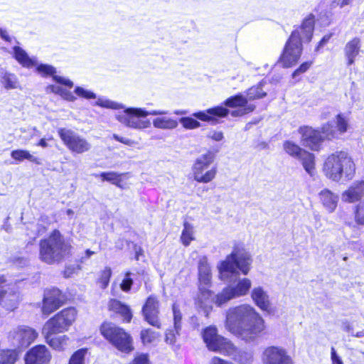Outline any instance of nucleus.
I'll return each instance as SVG.
<instances>
[{"instance_id":"39448f33","label":"nucleus","mask_w":364,"mask_h":364,"mask_svg":"<svg viewBox=\"0 0 364 364\" xmlns=\"http://www.w3.org/2000/svg\"><path fill=\"white\" fill-rule=\"evenodd\" d=\"M323 171L327 178L333 181L346 182L353 178L355 165L346 152L336 151L326 158Z\"/></svg>"},{"instance_id":"3c124183","label":"nucleus","mask_w":364,"mask_h":364,"mask_svg":"<svg viewBox=\"0 0 364 364\" xmlns=\"http://www.w3.org/2000/svg\"><path fill=\"white\" fill-rule=\"evenodd\" d=\"M355 219L357 223L364 225V202L358 205L355 213Z\"/></svg>"},{"instance_id":"052dcab7","label":"nucleus","mask_w":364,"mask_h":364,"mask_svg":"<svg viewBox=\"0 0 364 364\" xmlns=\"http://www.w3.org/2000/svg\"><path fill=\"white\" fill-rule=\"evenodd\" d=\"M353 1L351 0H333L331 3V6L343 8L346 6L351 4Z\"/></svg>"},{"instance_id":"4be33fe9","label":"nucleus","mask_w":364,"mask_h":364,"mask_svg":"<svg viewBox=\"0 0 364 364\" xmlns=\"http://www.w3.org/2000/svg\"><path fill=\"white\" fill-rule=\"evenodd\" d=\"M364 196V181L354 182L348 190L341 196L342 200L347 203H354L360 200Z\"/></svg>"},{"instance_id":"c85d7f7f","label":"nucleus","mask_w":364,"mask_h":364,"mask_svg":"<svg viewBox=\"0 0 364 364\" xmlns=\"http://www.w3.org/2000/svg\"><path fill=\"white\" fill-rule=\"evenodd\" d=\"M252 286L251 281L247 278L240 279L236 284L228 285L235 298L245 296Z\"/></svg>"},{"instance_id":"8fccbe9b","label":"nucleus","mask_w":364,"mask_h":364,"mask_svg":"<svg viewBox=\"0 0 364 364\" xmlns=\"http://www.w3.org/2000/svg\"><path fill=\"white\" fill-rule=\"evenodd\" d=\"M111 275L112 271L109 268H106L105 270L102 272L100 277L99 279V283L102 289H105L108 286Z\"/></svg>"},{"instance_id":"20e7f679","label":"nucleus","mask_w":364,"mask_h":364,"mask_svg":"<svg viewBox=\"0 0 364 364\" xmlns=\"http://www.w3.org/2000/svg\"><path fill=\"white\" fill-rule=\"evenodd\" d=\"M252 259L242 245L234 246L232 252L218 266L219 278L231 282L239 276V272L247 275L250 269Z\"/></svg>"},{"instance_id":"9d476101","label":"nucleus","mask_w":364,"mask_h":364,"mask_svg":"<svg viewBox=\"0 0 364 364\" xmlns=\"http://www.w3.org/2000/svg\"><path fill=\"white\" fill-rule=\"evenodd\" d=\"M38 337V333L27 326H19L11 330L8 334L10 345L17 350L29 346Z\"/></svg>"},{"instance_id":"09e8293b","label":"nucleus","mask_w":364,"mask_h":364,"mask_svg":"<svg viewBox=\"0 0 364 364\" xmlns=\"http://www.w3.org/2000/svg\"><path fill=\"white\" fill-rule=\"evenodd\" d=\"M74 92L79 97H83L85 99H95L97 98V95L93 92L86 90L82 87H76Z\"/></svg>"},{"instance_id":"412c9836","label":"nucleus","mask_w":364,"mask_h":364,"mask_svg":"<svg viewBox=\"0 0 364 364\" xmlns=\"http://www.w3.org/2000/svg\"><path fill=\"white\" fill-rule=\"evenodd\" d=\"M36 71L43 77L52 76L53 80L59 84L63 85L68 87H73V82L70 80L56 75L55 68L50 65L43 63L37 65Z\"/></svg>"},{"instance_id":"680f3d73","label":"nucleus","mask_w":364,"mask_h":364,"mask_svg":"<svg viewBox=\"0 0 364 364\" xmlns=\"http://www.w3.org/2000/svg\"><path fill=\"white\" fill-rule=\"evenodd\" d=\"M331 358L332 364H343L341 358L338 355L333 347L331 349Z\"/></svg>"},{"instance_id":"de8ad7c7","label":"nucleus","mask_w":364,"mask_h":364,"mask_svg":"<svg viewBox=\"0 0 364 364\" xmlns=\"http://www.w3.org/2000/svg\"><path fill=\"white\" fill-rule=\"evenodd\" d=\"M322 138L323 140L324 139H331L336 136V129L332 123H326L322 127Z\"/></svg>"},{"instance_id":"69168bd1","label":"nucleus","mask_w":364,"mask_h":364,"mask_svg":"<svg viewBox=\"0 0 364 364\" xmlns=\"http://www.w3.org/2000/svg\"><path fill=\"white\" fill-rule=\"evenodd\" d=\"M63 89V88L60 86L50 85L46 87V92L58 94L60 95L62 92Z\"/></svg>"},{"instance_id":"c9c22d12","label":"nucleus","mask_w":364,"mask_h":364,"mask_svg":"<svg viewBox=\"0 0 364 364\" xmlns=\"http://www.w3.org/2000/svg\"><path fill=\"white\" fill-rule=\"evenodd\" d=\"M1 82L6 90L16 89L18 85L16 75L6 71L1 73Z\"/></svg>"},{"instance_id":"c756f323","label":"nucleus","mask_w":364,"mask_h":364,"mask_svg":"<svg viewBox=\"0 0 364 364\" xmlns=\"http://www.w3.org/2000/svg\"><path fill=\"white\" fill-rule=\"evenodd\" d=\"M46 343L53 349L57 350H63L68 345L69 338L67 336H60L52 337L53 333H46L42 331Z\"/></svg>"},{"instance_id":"ddd939ff","label":"nucleus","mask_w":364,"mask_h":364,"mask_svg":"<svg viewBox=\"0 0 364 364\" xmlns=\"http://www.w3.org/2000/svg\"><path fill=\"white\" fill-rule=\"evenodd\" d=\"M4 277H0V304L8 311H14L20 301V293L16 287H7Z\"/></svg>"},{"instance_id":"c03bdc74","label":"nucleus","mask_w":364,"mask_h":364,"mask_svg":"<svg viewBox=\"0 0 364 364\" xmlns=\"http://www.w3.org/2000/svg\"><path fill=\"white\" fill-rule=\"evenodd\" d=\"M172 309L173 314L174 328L178 333L181 328L182 314L178 304H173Z\"/></svg>"},{"instance_id":"0e129e2a","label":"nucleus","mask_w":364,"mask_h":364,"mask_svg":"<svg viewBox=\"0 0 364 364\" xmlns=\"http://www.w3.org/2000/svg\"><path fill=\"white\" fill-rule=\"evenodd\" d=\"M331 36H332L331 33L325 35L321 38V40L319 41L318 46H316V51H318L320 50V48L323 47L329 41V40L331 38Z\"/></svg>"},{"instance_id":"a18cd8bd","label":"nucleus","mask_w":364,"mask_h":364,"mask_svg":"<svg viewBox=\"0 0 364 364\" xmlns=\"http://www.w3.org/2000/svg\"><path fill=\"white\" fill-rule=\"evenodd\" d=\"M179 122L186 129H194L200 127V123L192 117H181Z\"/></svg>"},{"instance_id":"e433bc0d","label":"nucleus","mask_w":364,"mask_h":364,"mask_svg":"<svg viewBox=\"0 0 364 364\" xmlns=\"http://www.w3.org/2000/svg\"><path fill=\"white\" fill-rule=\"evenodd\" d=\"M264 82H259L257 86L252 87L247 91V100H254L256 99H260L267 95V93L263 91Z\"/></svg>"},{"instance_id":"dca6fc26","label":"nucleus","mask_w":364,"mask_h":364,"mask_svg":"<svg viewBox=\"0 0 364 364\" xmlns=\"http://www.w3.org/2000/svg\"><path fill=\"white\" fill-rule=\"evenodd\" d=\"M64 300L65 297L58 289L53 288L45 291L42 306L43 314H50L63 304Z\"/></svg>"},{"instance_id":"a878e982","label":"nucleus","mask_w":364,"mask_h":364,"mask_svg":"<svg viewBox=\"0 0 364 364\" xmlns=\"http://www.w3.org/2000/svg\"><path fill=\"white\" fill-rule=\"evenodd\" d=\"M13 56L23 68H31L37 65L36 58L29 57L26 50L19 46L13 48Z\"/></svg>"},{"instance_id":"72a5a7b5","label":"nucleus","mask_w":364,"mask_h":364,"mask_svg":"<svg viewBox=\"0 0 364 364\" xmlns=\"http://www.w3.org/2000/svg\"><path fill=\"white\" fill-rule=\"evenodd\" d=\"M299 159L301 161L305 171L310 176H314L315 173V162L314 154L305 151V152H303V154L299 158Z\"/></svg>"},{"instance_id":"774afa93","label":"nucleus","mask_w":364,"mask_h":364,"mask_svg":"<svg viewBox=\"0 0 364 364\" xmlns=\"http://www.w3.org/2000/svg\"><path fill=\"white\" fill-rule=\"evenodd\" d=\"M0 36L6 41H11V38L5 30L0 28Z\"/></svg>"},{"instance_id":"7c9ffc66","label":"nucleus","mask_w":364,"mask_h":364,"mask_svg":"<svg viewBox=\"0 0 364 364\" xmlns=\"http://www.w3.org/2000/svg\"><path fill=\"white\" fill-rule=\"evenodd\" d=\"M233 299L235 298L228 286H227L221 291L215 294L212 301L217 306L220 307Z\"/></svg>"},{"instance_id":"1a4fd4ad","label":"nucleus","mask_w":364,"mask_h":364,"mask_svg":"<svg viewBox=\"0 0 364 364\" xmlns=\"http://www.w3.org/2000/svg\"><path fill=\"white\" fill-rule=\"evenodd\" d=\"M214 159L215 154L210 151L201 154L196 159L193 166V178L196 181L200 183H208L215 178L217 173L216 167H213L204 173L214 161Z\"/></svg>"},{"instance_id":"864d4df0","label":"nucleus","mask_w":364,"mask_h":364,"mask_svg":"<svg viewBox=\"0 0 364 364\" xmlns=\"http://www.w3.org/2000/svg\"><path fill=\"white\" fill-rule=\"evenodd\" d=\"M255 108V106L254 105H250L247 106L245 108H242L238 110H234L231 112V115L232 117H240L242 116L244 114H246L247 113H250L252 112Z\"/></svg>"},{"instance_id":"58836bf2","label":"nucleus","mask_w":364,"mask_h":364,"mask_svg":"<svg viewBox=\"0 0 364 364\" xmlns=\"http://www.w3.org/2000/svg\"><path fill=\"white\" fill-rule=\"evenodd\" d=\"M123 173H118L114 171L102 172L100 176L102 181L112 183L117 187L122 188L121 181Z\"/></svg>"},{"instance_id":"e2e57ef3","label":"nucleus","mask_w":364,"mask_h":364,"mask_svg":"<svg viewBox=\"0 0 364 364\" xmlns=\"http://www.w3.org/2000/svg\"><path fill=\"white\" fill-rule=\"evenodd\" d=\"M112 137L116 141H119L122 144H124L126 145H128V146H132L134 144V141L133 140L128 139V138L119 136L116 134H114Z\"/></svg>"},{"instance_id":"4c0bfd02","label":"nucleus","mask_w":364,"mask_h":364,"mask_svg":"<svg viewBox=\"0 0 364 364\" xmlns=\"http://www.w3.org/2000/svg\"><path fill=\"white\" fill-rule=\"evenodd\" d=\"M193 240V227L189 223L185 222L183 224V230L181 236V240L183 245L188 246L191 242Z\"/></svg>"},{"instance_id":"a211bd4d","label":"nucleus","mask_w":364,"mask_h":364,"mask_svg":"<svg viewBox=\"0 0 364 364\" xmlns=\"http://www.w3.org/2000/svg\"><path fill=\"white\" fill-rule=\"evenodd\" d=\"M51 353L44 345H37L31 348L24 356L26 364H49Z\"/></svg>"},{"instance_id":"b1692460","label":"nucleus","mask_w":364,"mask_h":364,"mask_svg":"<svg viewBox=\"0 0 364 364\" xmlns=\"http://www.w3.org/2000/svg\"><path fill=\"white\" fill-rule=\"evenodd\" d=\"M361 48V41L359 38H353L346 44L343 52L347 59V65L350 66L355 63L356 57L359 55Z\"/></svg>"},{"instance_id":"6e6552de","label":"nucleus","mask_w":364,"mask_h":364,"mask_svg":"<svg viewBox=\"0 0 364 364\" xmlns=\"http://www.w3.org/2000/svg\"><path fill=\"white\" fill-rule=\"evenodd\" d=\"M77 317L75 308H67L55 314L46 322L43 331L48 333H60L67 331Z\"/></svg>"},{"instance_id":"0eeeda50","label":"nucleus","mask_w":364,"mask_h":364,"mask_svg":"<svg viewBox=\"0 0 364 364\" xmlns=\"http://www.w3.org/2000/svg\"><path fill=\"white\" fill-rule=\"evenodd\" d=\"M100 333L113 346L124 353L133 350L132 338L122 328L111 322H105L100 326Z\"/></svg>"},{"instance_id":"49530a36","label":"nucleus","mask_w":364,"mask_h":364,"mask_svg":"<svg viewBox=\"0 0 364 364\" xmlns=\"http://www.w3.org/2000/svg\"><path fill=\"white\" fill-rule=\"evenodd\" d=\"M157 338V333L151 329H144L141 332V338L143 343L154 342Z\"/></svg>"},{"instance_id":"473e14b6","label":"nucleus","mask_w":364,"mask_h":364,"mask_svg":"<svg viewBox=\"0 0 364 364\" xmlns=\"http://www.w3.org/2000/svg\"><path fill=\"white\" fill-rule=\"evenodd\" d=\"M11 156L12 159L17 161H23L26 159L31 162L35 163L36 164H41V160L32 155L28 151L23 150V149H16L14 150L11 153Z\"/></svg>"},{"instance_id":"aec40b11","label":"nucleus","mask_w":364,"mask_h":364,"mask_svg":"<svg viewBox=\"0 0 364 364\" xmlns=\"http://www.w3.org/2000/svg\"><path fill=\"white\" fill-rule=\"evenodd\" d=\"M229 113V110L221 106L209 108L204 111L197 112L193 114L196 119L204 121L210 122L212 124H217L219 118L226 117Z\"/></svg>"},{"instance_id":"f8f14e48","label":"nucleus","mask_w":364,"mask_h":364,"mask_svg":"<svg viewBox=\"0 0 364 364\" xmlns=\"http://www.w3.org/2000/svg\"><path fill=\"white\" fill-rule=\"evenodd\" d=\"M204 343L210 350L224 353L230 341L218 333V329L214 326H210L202 332Z\"/></svg>"},{"instance_id":"6ab92c4d","label":"nucleus","mask_w":364,"mask_h":364,"mask_svg":"<svg viewBox=\"0 0 364 364\" xmlns=\"http://www.w3.org/2000/svg\"><path fill=\"white\" fill-rule=\"evenodd\" d=\"M299 133L301 134V141L304 146L313 151L318 150L323 138L318 130L309 127H303L299 129Z\"/></svg>"},{"instance_id":"bb28decb","label":"nucleus","mask_w":364,"mask_h":364,"mask_svg":"<svg viewBox=\"0 0 364 364\" xmlns=\"http://www.w3.org/2000/svg\"><path fill=\"white\" fill-rule=\"evenodd\" d=\"M109 309L119 314L126 322H130L132 314L130 308L117 299H110L108 304Z\"/></svg>"},{"instance_id":"7ed1b4c3","label":"nucleus","mask_w":364,"mask_h":364,"mask_svg":"<svg viewBox=\"0 0 364 364\" xmlns=\"http://www.w3.org/2000/svg\"><path fill=\"white\" fill-rule=\"evenodd\" d=\"M314 22V16L310 14L301 26L292 31L279 58L284 67H291L298 61L302 52V43H309L312 38Z\"/></svg>"},{"instance_id":"f03ea898","label":"nucleus","mask_w":364,"mask_h":364,"mask_svg":"<svg viewBox=\"0 0 364 364\" xmlns=\"http://www.w3.org/2000/svg\"><path fill=\"white\" fill-rule=\"evenodd\" d=\"M102 108L111 109H121L122 112L115 114V119L122 124L134 129H144L150 127V122L148 119H143L149 115L157 116L168 114L166 110L146 111L140 107H127L119 102L111 100L105 97H100L93 104Z\"/></svg>"},{"instance_id":"ea45409f","label":"nucleus","mask_w":364,"mask_h":364,"mask_svg":"<svg viewBox=\"0 0 364 364\" xmlns=\"http://www.w3.org/2000/svg\"><path fill=\"white\" fill-rule=\"evenodd\" d=\"M283 146L284 149L288 154L298 159L303 154V152H305V150L302 149L297 144L291 141H286L284 143Z\"/></svg>"},{"instance_id":"a19ab883","label":"nucleus","mask_w":364,"mask_h":364,"mask_svg":"<svg viewBox=\"0 0 364 364\" xmlns=\"http://www.w3.org/2000/svg\"><path fill=\"white\" fill-rule=\"evenodd\" d=\"M16 360V357L13 351L0 349V364H14Z\"/></svg>"},{"instance_id":"2f4dec72","label":"nucleus","mask_w":364,"mask_h":364,"mask_svg":"<svg viewBox=\"0 0 364 364\" xmlns=\"http://www.w3.org/2000/svg\"><path fill=\"white\" fill-rule=\"evenodd\" d=\"M178 124L176 119L166 117H156L153 120V126L161 129H173L178 127Z\"/></svg>"},{"instance_id":"9b49d317","label":"nucleus","mask_w":364,"mask_h":364,"mask_svg":"<svg viewBox=\"0 0 364 364\" xmlns=\"http://www.w3.org/2000/svg\"><path fill=\"white\" fill-rule=\"evenodd\" d=\"M58 133L63 144L73 153L83 154L91 149L90 143L72 129L59 128Z\"/></svg>"},{"instance_id":"79ce46f5","label":"nucleus","mask_w":364,"mask_h":364,"mask_svg":"<svg viewBox=\"0 0 364 364\" xmlns=\"http://www.w3.org/2000/svg\"><path fill=\"white\" fill-rule=\"evenodd\" d=\"M349 119L343 114H338L336 116V128L340 134L345 133L348 127Z\"/></svg>"},{"instance_id":"cd10ccee","label":"nucleus","mask_w":364,"mask_h":364,"mask_svg":"<svg viewBox=\"0 0 364 364\" xmlns=\"http://www.w3.org/2000/svg\"><path fill=\"white\" fill-rule=\"evenodd\" d=\"M320 200L323 207L329 213H333L338 204V196L328 189L321 191L319 193Z\"/></svg>"},{"instance_id":"393cba45","label":"nucleus","mask_w":364,"mask_h":364,"mask_svg":"<svg viewBox=\"0 0 364 364\" xmlns=\"http://www.w3.org/2000/svg\"><path fill=\"white\" fill-rule=\"evenodd\" d=\"M223 354L231 357L240 364H252L253 360L250 353L238 350L232 343L228 344V348Z\"/></svg>"},{"instance_id":"5fc2aeb1","label":"nucleus","mask_w":364,"mask_h":364,"mask_svg":"<svg viewBox=\"0 0 364 364\" xmlns=\"http://www.w3.org/2000/svg\"><path fill=\"white\" fill-rule=\"evenodd\" d=\"M129 364H151L146 354L136 355Z\"/></svg>"},{"instance_id":"bf43d9fd","label":"nucleus","mask_w":364,"mask_h":364,"mask_svg":"<svg viewBox=\"0 0 364 364\" xmlns=\"http://www.w3.org/2000/svg\"><path fill=\"white\" fill-rule=\"evenodd\" d=\"M64 100L69 102H74L76 100V97H75L73 93L66 89H63L62 92L60 95Z\"/></svg>"},{"instance_id":"5701e85b","label":"nucleus","mask_w":364,"mask_h":364,"mask_svg":"<svg viewBox=\"0 0 364 364\" xmlns=\"http://www.w3.org/2000/svg\"><path fill=\"white\" fill-rule=\"evenodd\" d=\"M251 298L256 306L263 311L270 309L271 302L269 294L262 287H254L251 291Z\"/></svg>"},{"instance_id":"4d7b16f0","label":"nucleus","mask_w":364,"mask_h":364,"mask_svg":"<svg viewBox=\"0 0 364 364\" xmlns=\"http://www.w3.org/2000/svg\"><path fill=\"white\" fill-rule=\"evenodd\" d=\"M176 334H178L174 329H169L166 333V342L168 344H173L176 341Z\"/></svg>"},{"instance_id":"f257e3e1","label":"nucleus","mask_w":364,"mask_h":364,"mask_svg":"<svg viewBox=\"0 0 364 364\" xmlns=\"http://www.w3.org/2000/svg\"><path fill=\"white\" fill-rule=\"evenodd\" d=\"M225 328L246 343L255 342L264 330V320L250 304L230 308L226 312Z\"/></svg>"},{"instance_id":"2eb2a0df","label":"nucleus","mask_w":364,"mask_h":364,"mask_svg":"<svg viewBox=\"0 0 364 364\" xmlns=\"http://www.w3.org/2000/svg\"><path fill=\"white\" fill-rule=\"evenodd\" d=\"M160 303L156 296H149L142 307V314L146 321L150 325L161 328V322L159 318Z\"/></svg>"},{"instance_id":"37998d69","label":"nucleus","mask_w":364,"mask_h":364,"mask_svg":"<svg viewBox=\"0 0 364 364\" xmlns=\"http://www.w3.org/2000/svg\"><path fill=\"white\" fill-rule=\"evenodd\" d=\"M87 349L81 348L75 351L70 358L68 364H85Z\"/></svg>"},{"instance_id":"f704fd0d","label":"nucleus","mask_w":364,"mask_h":364,"mask_svg":"<svg viewBox=\"0 0 364 364\" xmlns=\"http://www.w3.org/2000/svg\"><path fill=\"white\" fill-rule=\"evenodd\" d=\"M224 104L229 107H240L241 109L245 108L250 105L248 104L247 97L241 94L228 98Z\"/></svg>"},{"instance_id":"4468645a","label":"nucleus","mask_w":364,"mask_h":364,"mask_svg":"<svg viewBox=\"0 0 364 364\" xmlns=\"http://www.w3.org/2000/svg\"><path fill=\"white\" fill-rule=\"evenodd\" d=\"M263 364H294L287 349L280 346H269L262 354Z\"/></svg>"},{"instance_id":"423d86ee","label":"nucleus","mask_w":364,"mask_h":364,"mask_svg":"<svg viewBox=\"0 0 364 364\" xmlns=\"http://www.w3.org/2000/svg\"><path fill=\"white\" fill-rule=\"evenodd\" d=\"M71 245L57 230L39 243V259L48 264L60 262L70 253Z\"/></svg>"},{"instance_id":"6e6d98bb","label":"nucleus","mask_w":364,"mask_h":364,"mask_svg":"<svg viewBox=\"0 0 364 364\" xmlns=\"http://www.w3.org/2000/svg\"><path fill=\"white\" fill-rule=\"evenodd\" d=\"M311 63L305 62L302 63L299 68H297L293 73V78H296L298 75L305 73L311 66Z\"/></svg>"},{"instance_id":"338daca9","label":"nucleus","mask_w":364,"mask_h":364,"mask_svg":"<svg viewBox=\"0 0 364 364\" xmlns=\"http://www.w3.org/2000/svg\"><path fill=\"white\" fill-rule=\"evenodd\" d=\"M342 328L343 331L350 333L352 334L353 333V327L351 324L348 321H344L342 323Z\"/></svg>"},{"instance_id":"f3484780","label":"nucleus","mask_w":364,"mask_h":364,"mask_svg":"<svg viewBox=\"0 0 364 364\" xmlns=\"http://www.w3.org/2000/svg\"><path fill=\"white\" fill-rule=\"evenodd\" d=\"M198 269L200 291L204 296H210L212 292L208 288L211 283L212 274L207 257H203L199 259Z\"/></svg>"},{"instance_id":"13d9d810","label":"nucleus","mask_w":364,"mask_h":364,"mask_svg":"<svg viewBox=\"0 0 364 364\" xmlns=\"http://www.w3.org/2000/svg\"><path fill=\"white\" fill-rule=\"evenodd\" d=\"M207 136L216 141H222L224 138L223 133L220 131H210Z\"/></svg>"},{"instance_id":"603ef678","label":"nucleus","mask_w":364,"mask_h":364,"mask_svg":"<svg viewBox=\"0 0 364 364\" xmlns=\"http://www.w3.org/2000/svg\"><path fill=\"white\" fill-rule=\"evenodd\" d=\"M130 275H131L130 272H127L125 274L124 279H123L122 282L120 284L121 289L124 291H129L132 286L133 281L130 278Z\"/></svg>"}]
</instances>
